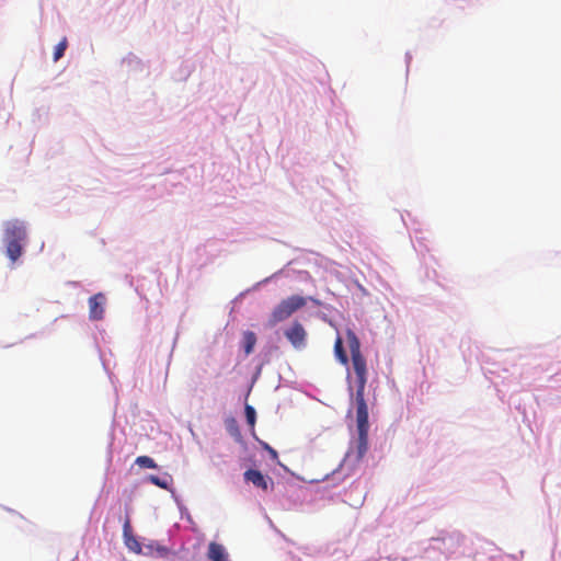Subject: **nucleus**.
<instances>
[{
  "mask_svg": "<svg viewBox=\"0 0 561 561\" xmlns=\"http://www.w3.org/2000/svg\"><path fill=\"white\" fill-rule=\"evenodd\" d=\"M244 413H245L247 422L251 427L252 434L255 435V432H254V426H255V421H256L255 409L250 404H245Z\"/></svg>",
  "mask_w": 561,
  "mask_h": 561,
  "instance_id": "f8f14e48",
  "label": "nucleus"
},
{
  "mask_svg": "<svg viewBox=\"0 0 561 561\" xmlns=\"http://www.w3.org/2000/svg\"><path fill=\"white\" fill-rule=\"evenodd\" d=\"M135 463L141 468L156 469L158 466L156 461L149 456H139L136 458Z\"/></svg>",
  "mask_w": 561,
  "mask_h": 561,
  "instance_id": "ddd939ff",
  "label": "nucleus"
},
{
  "mask_svg": "<svg viewBox=\"0 0 561 561\" xmlns=\"http://www.w3.org/2000/svg\"><path fill=\"white\" fill-rule=\"evenodd\" d=\"M285 336L296 348H301L306 344L307 332L301 323L294 322L290 328L285 331Z\"/></svg>",
  "mask_w": 561,
  "mask_h": 561,
  "instance_id": "39448f33",
  "label": "nucleus"
},
{
  "mask_svg": "<svg viewBox=\"0 0 561 561\" xmlns=\"http://www.w3.org/2000/svg\"><path fill=\"white\" fill-rule=\"evenodd\" d=\"M148 480L152 484H154V485H157V486H159L161 489H168V482L165 480L160 479L157 476H149Z\"/></svg>",
  "mask_w": 561,
  "mask_h": 561,
  "instance_id": "2eb2a0df",
  "label": "nucleus"
},
{
  "mask_svg": "<svg viewBox=\"0 0 561 561\" xmlns=\"http://www.w3.org/2000/svg\"><path fill=\"white\" fill-rule=\"evenodd\" d=\"M105 296L98 293L89 298V317L91 320H102L105 311Z\"/></svg>",
  "mask_w": 561,
  "mask_h": 561,
  "instance_id": "423d86ee",
  "label": "nucleus"
},
{
  "mask_svg": "<svg viewBox=\"0 0 561 561\" xmlns=\"http://www.w3.org/2000/svg\"><path fill=\"white\" fill-rule=\"evenodd\" d=\"M307 304V298L293 295L286 299H283L272 311L271 317L268 319L270 327H274L277 323L285 321L297 310L305 307Z\"/></svg>",
  "mask_w": 561,
  "mask_h": 561,
  "instance_id": "7ed1b4c3",
  "label": "nucleus"
},
{
  "mask_svg": "<svg viewBox=\"0 0 561 561\" xmlns=\"http://www.w3.org/2000/svg\"><path fill=\"white\" fill-rule=\"evenodd\" d=\"M123 530H124V537H125V542H126L127 547L133 551L139 552L141 550V546L130 534L131 527H130V522L128 518H126V520L124 523Z\"/></svg>",
  "mask_w": 561,
  "mask_h": 561,
  "instance_id": "1a4fd4ad",
  "label": "nucleus"
},
{
  "mask_svg": "<svg viewBox=\"0 0 561 561\" xmlns=\"http://www.w3.org/2000/svg\"><path fill=\"white\" fill-rule=\"evenodd\" d=\"M357 444L356 449L348 454V456H354L356 461H359L364 458L368 450V431H357Z\"/></svg>",
  "mask_w": 561,
  "mask_h": 561,
  "instance_id": "0eeeda50",
  "label": "nucleus"
},
{
  "mask_svg": "<svg viewBox=\"0 0 561 561\" xmlns=\"http://www.w3.org/2000/svg\"><path fill=\"white\" fill-rule=\"evenodd\" d=\"M67 46H68V42H67V38L64 37L58 44L57 46L55 47V51H54V61H57L59 60L64 54H65V50L67 49Z\"/></svg>",
  "mask_w": 561,
  "mask_h": 561,
  "instance_id": "4468645a",
  "label": "nucleus"
},
{
  "mask_svg": "<svg viewBox=\"0 0 561 561\" xmlns=\"http://www.w3.org/2000/svg\"><path fill=\"white\" fill-rule=\"evenodd\" d=\"M207 558L210 561H230L226 548L215 541L209 542Z\"/></svg>",
  "mask_w": 561,
  "mask_h": 561,
  "instance_id": "6e6552de",
  "label": "nucleus"
},
{
  "mask_svg": "<svg viewBox=\"0 0 561 561\" xmlns=\"http://www.w3.org/2000/svg\"><path fill=\"white\" fill-rule=\"evenodd\" d=\"M242 344L245 355H250L256 344V335L252 331L243 332Z\"/></svg>",
  "mask_w": 561,
  "mask_h": 561,
  "instance_id": "9d476101",
  "label": "nucleus"
},
{
  "mask_svg": "<svg viewBox=\"0 0 561 561\" xmlns=\"http://www.w3.org/2000/svg\"><path fill=\"white\" fill-rule=\"evenodd\" d=\"M26 236V228L22 221L15 219L4 224L5 253L12 263L22 255Z\"/></svg>",
  "mask_w": 561,
  "mask_h": 561,
  "instance_id": "f03ea898",
  "label": "nucleus"
},
{
  "mask_svg": "<svg viewBox=\"0 0 561 561\" xmlns=\"http://www.w3.org/2000/svg\"><path fill=\"white\" fill-rule=\"evenodd\" d=\"M334 353H335V356L340 360L341 364L347 365L348 357H347L346 352L344 351L343 341H342V339L340 336H337L336 340H335Z\"/></svg>",
  "mask_w": 561,
  "mask_h": 561,
  "instance_id": "9b49d317",
  "label": "nucleus"
},
{
  "mask_svg": "<svg viewBox=\"0 0 561 561\" xmlns=\"http://www.w3.org/2000/svg\"><path fill=\"white\" fill-rule=\"evenodd\" d=\"M347 344L351 352L352 364L357 379L356 390V422L357 431H368V408L365 401V386L367 382L366 359L360 352V342L352 330L346 332Z\"/></svg>",
  "mask_w": 561,
  "mask_h": 561,
  "instance_id": "f257e3e1",
  "label": "nucleus"
},
{
  "mask_svg": "<svg viewBox=\"0 0 561 561\" xmlns=\"http://www.w3.org/2000/svg\"><path fill=\"white\" fill-rule=\"evenodd\" d=\"M245 482L252 483L255 488L263 492H268L273 489L274 482L272 478L263 474L260 470L249 469L243 473Z\"/></svg>",
  "mask_w": 561,
  "mask_h": 561,
  "instance_id": "20e7f679",
  "label": "nucleus"
},
{
  "mask_svg": "<svg viewBox=\"0 0 561 561\" xmlns=\"http://www.w3.org/2000/svg\"><path fill=\"white\" fill-rule=\"evenodd\" d=\"M263 449H265L273 460H278L277 451L265 442H260Z\"/></svg>",
  "mask_w": 561,
  "mask_h": 561,
  "instance_id": "dca6fc26",
  "label": "nucleus"
}]
</instances>
